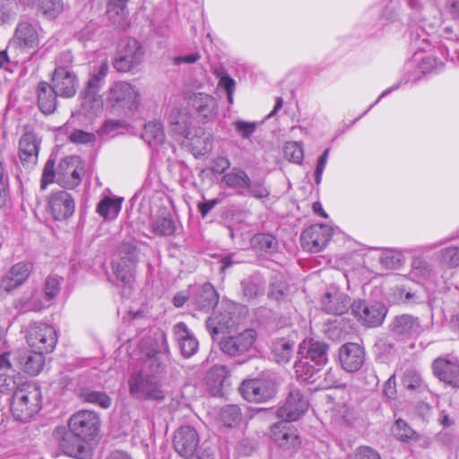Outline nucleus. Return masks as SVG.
Here are the masks:
<instances>
[{
    "instance_id": "nucleus-51",
    "label": "nucleus",
    "mask_w": 459,
    "mask_h": 459,
    "mask_svg": "<svg viewBox=\"0 0 459 459\" xmlns=\"http://www.w3.org/2000/svg\"><path fill=\"white\" fill-rule=\"evenodd\" d=\"M440 262L448 268L459 267V247L450 246L439 251Z\"/></svg>"
},
{
    "instance_id": "nucleus-36",
    "label": "nucleus",
    "mask_w": 459,
    "mask_h": 459,
    "mask_svg": "<svg viewBox=\"0 0 459 459\" xmlns=\"http://www.w3.org/2000/svg\"><path fill=\"white\" fill-rule=\"evenodd\" d=\"M136 264H123L122 262H113L112 268L113 273L116 277L117 285H121L125 288L124 291L130 293V289L134 281V269Z\"/></svg>"
},
{
    "instance_id": "nucleus-64",
    "label": "nucleus",
    "mask_w": 459,
    "mask_h": 459,
    "mask_svg": "<svg viewBox=\"0 0 459 459\" xmlns=\"http://www.w3.org/2000/svg\"><path fill=\"white\" fill-rule=\"evenodd\" d=\"M220 85L222 86L228 96V100L230 104L233 103V92L235 90V81L230 76H222L220 80Z\"/></svg>"
},
{
    "instance_id": "nucleus-26",
    "label": "nucleus",
    "mask_w": 459,
    "mask_h": 459,
    "mask_svg": "<svg viewBox=\"0 0 459 459\" xmlns=\"http://www.w3.org/2000/svg\"><path fill=\"white\" fill-rule=\"evenodd\" d=\"M74 207V198L66 191H58L49 197L48 209L56 221H64L72 216Z\"/></svg>"
},
{
    "instance_id": "nucleus-11",
    "label": "nucleus",
    "mask_w": 459,
    "mask_h": 459,
    "mask_svg": "<svg viewBox=\"0 0 459 459\" xmlns=\"http://www.w3.org/2000/svg\"><path fill=\"white\" fill-rule=\"evenodd\" d=\"M271 439L279 448L289 455L297 453L301 446V437L298 429L286 420L272 425Z\"/></svg>"
},
{
    "instance_id": "nucleus-60",
    "label": "nucleus",
    "mask_w": 459,
    "mask_h": 459,
    "mask_svg": "<svg viewBox=\"0 0 459 459\" xmlns=\"http://www.w3.org/2000/svg\"><path fill=\"white\" fill-rule=\"evenodd\" d=\"M234 126L237 133L245 139L249 138L256 128L255 123L245 122L241 120L236 121L234 123Z\"/></svg>"
},
{
    "instance_id": "nucleus-12",
    "label": "nucleus",
    "mask_w": 459,
    "mask_h": 459,
    "mask_svg": "<svg viewBox=\"0 0 459 459\" xmlns=\"http://www.w3.org/2000/svg\"><path fill=\"white\" fill-rule=\"evenodd\" d=\"M26 340L31 349L48 353L54 350L57 337L56 330L51 325L33 323L28 327Z\"/></svg>"
},
{
    "instance_id": "nucleus-59",
    "label": "nucleus",
    "mask_w": 459,
    "mask_h": 459,
    "mask_svg": "<svg viewBox=\"0 0 459 459\" xmlns=\"http://www.w3.org/2000/svg\"><path fill=\"white\" fill-rule=\"evenodd\" d=\"M147 366L150 369V374H153L157 377V375L162 373L165 369V363L161 357L155 353L153 355H149L147 360Z\"/></svg>"
},
{
    "instance_id": "nucleus-31",
    "label": "nucleus",
    "mask_w": 459,
    "mask_h": 459,
    "mask_svg": "<svg viewBox=\"0 0 459 459\" xmlns=\"http://www.w3.org/2000/svg\"><path fill=\"white\" fill-rule=\"evenodd\" d=\"M31 269L32 265L29 263H18L14 264L2 279V289L6 292H10L18 288L27 280Z\"/></svg>"
},
{
    "instance_id": "nucleus-24",
    "label": "nucleus",
    "mask_w": 459,
    "mask_h": 459,
    "mask_svg": "<svg viewBox=\"0 0 459 459\" xmlns=\"http://www.w3.org/2000/svg\"><path fill=\"white\" fill-rule=\"evenodd\" d=\"M339 359L344 370L347 372H356L364 364L365 352L359 344L347 342L339 349Z\"/></svg>"
},
{
    "instance_id": "nucleus-52",
    "label": "nucleus",
    "mask_w": 459,
    "mask_h": 459,
    "mask_svg": "<svg viewBox=\"0 0 459 459\" xmlns=\"http://www.w3.org/2000/svg\"><path fill=\"white\" fill-rule=\"evenodd\" d=\"M402 384L404 388L411 391H420L425 387L420 375L413 369H408L404 372Z\"/></svg>"
},
{
    "instance_id": "nucleus-7",
    "label": "nucleus",
    "mask_w": 459,
    "mask_h": 459,
    "mask_svg": "<svg viewBox=\"0 0 459 459\" xmlns=\"http://www.w3.org/2000/svg\"><path fill=\"white\" fill-rule=\"evenodd\" d=\"M171 131L189 141L196 149L205 147L207 137L201 128L192 126V117L186 108H173L169 116Z\"/></svg>"
},
{
    "instance_id": "nucleus-53",
    "label": "nucleus",
    "mask_w": 459,
    "mask_h": 459,
    "mask_svg": "<svg viewBox=\"0 0 459 459\" xmlns=\"http://www.w3.org/2000/svg\"><path fill=\"white\" fill-rule=\"evenodd\" d=\"M403 255L394 250H385L379 258L381 264L387 269L400 267L403 264Z\"/></svg>"
},
{
    "instance_id": "nucleus-49",
    "label": "nucleus",
    "mask_w": 459,
    "mask_h": 459,
    "mask_svg": "<svg viewBox=\"0 0 459 459\" xmlns=\"http://www.w3.org/2000/svg\"><path fill=\"white\" fill-rule=\"evenodd\" d=\"M392 432H393L394 436L401 441H406V442L414 441V440H418L420 437V436L417 434V432L415 430H413L407 424V422L402 419H398L395 421V423L392 429Z\"/></svg>"
},
{
    "instance_id": "nucleus-32",
    "label": "nucleus",
    "mask_w": 459,
    "mask_h": 459,
    "mask_svg": "<svg viewBox=\"0 0 459 459\" xmlns=\"http://www.w3.org/2000/svg\"><path fill=\"white\" fill-rule=\"evenodd\" d=\"M322 308L328 314L342 315L351 309L350 297L340 291L326 292L322 298Z\"/></svg>"
},
{
    "instance_id": "nucleus-37",
    "label": "nucleus",
    "mask_w": 459,
    "mask_h": 459,
    "mask_svg": "<svg viewBox=\"0 0 459 459\" xmlns=\"http://www.w3.org/2000/svg\"><path fill=\"white\" fill-rule=\"evenodd\" d=\"M240 286L245 299L253 300L264 295L265 281L259 274H253L242 280Z\"/></svg>"
},
{
    "instance_id": "nucleus-42",
    "label": "nucleus",
    "mask_w": 459,
    "mask_h": 459,
    "mask_svg": "<svg viewBox=\"0 0 459 459\" xmlns=\"http://www.w3.org/2000/svg\"><path fill=\"white\" fill-rule=\"evenodd\" d=\"M290 292V286L281 274L276 273L270 280L268 298L275 301L284 300Z\"/></svg>"
},
{
    "instance_id": "nucleus-39",
    "label": "nucleus",
    "mask_w": 459,
    "mask_h": 459,
    "mask_svg": "<svg viewBox=\"0 0 459 459\" xmlns=\"http://www.w3.org/2000/svg\"><path fill=\"white\" fill-rule=\"evenodd\" d=\"M251 247L260 254H273L278 249V241L268 233H257L251 238Z\"/></svg>"
},
{
    "instance_id": "nucleus-33",
    "label": "nucleus",
    "mask_w": 459,
    "mask_h": 459,
    "mask_svg": "<svg viewBox=\"0 0 459 459\" xmlns=\"http://www.w3.org/2000/svg\"><path fill=\"white\" fill-rule=\"evenodd\" d=\"M188 106L205 119H212L216 115L217 101L206 93L197 92L191 95L188 99Z\"/></svg>"
},
{
    "instance_id": "nucleus-63",
    "label": "nucleus",
    "mask_w": 459,
    "mask_h": 459,
    "mask_svg": "<svg viewBox=\"0 0 459 459\" xmlns=\"http://www.w3.org/2000/svg\"><path fill=\"white\" fill-rule=\"evenodd\" d=\"M69 139L74 143H90L95 141V135L92 133H87L82 130H74Z\"/></svg>"
},
{
    "instance_id": "nucleus-20",
    "label": "nucleus",
    "mask_w": 459,
    "mask_h": 459,
    "mask_svg": "<svg viewBox=\"0 0 459 459\" xmlns=\"http://www.w3.org/2000/svg\"><path fill=\"white\" fill-rule=\"evenodd\" d=\"M255 339V331L254 329H246L238 335L223 337L220 342V346L224 353L237 357L248 351Z\"/></svg>"
},
{
    "instance_id": "nucleus-3",
    "label": "nucleus",
    "mask_w": 459,
    "mask_h": 459,
    "mask_svg": "<svg viewBox=\"0 0 459 459\" xmlns=\"http://www.w3.org/2000/svg\"><path fill=\"white\" fill-rule=\"evenodd\" d=\"M82 169L83 167L78 156L65 157L59 162L56 169H55V160L48 159L43 169L41 188L56 181L65 188L73 189L80 185Z\"/></svg>"
},
{
    "instance_id": "nucleus-2",
    "label": "nucleus",
    "mask_w": 459,
    "mask_h": 459,
    "mask_svg": "<svg viewBox=\"0 0 459 459\" xmlns=\"http://www.w3.org/2000/svg\"><path fill=\"white\" fill-rule=\"evenodd\" d=\"M329 345L325 342L306 339L299 345L294 368L297 377L307 381L328 362Z\"/></svg>"
},
{
    "instance_id": "nucleus-62",
    "label": "nucleus",
    "mask_w": 459,
    "mask_h": 459,
    "mask_svg": "<svg viewBox=\"0 0 459 459\" xmlns=\"http://www.w3.org/2000/svg\"><path fill=\"white\" fill-rule=\"evenodd\" d=\"M352 459H381L378 452L370 446H359L354 452Z\"/></svg>"
},
{
    "instance_id": "nucleus-6",
    "label": "nucleus",
    "mask_w": 459,
    "mask_h": 459,
    "mask_svg": "<svg viewBox=\"0 0 459 459\" xmlns=\"http://www.w3.org/2000/svg\"><path fill=\"white\" fill-rule=\"evenodd\" d=\"M221 182L228 187L236 190L238 194L257 200L267 199L271 195V190L265 185L264 178L252 180L247 173L240 168L235 167L230 172L225 173Z\"/></svg>"
},
{
    "instance_id": "nucleus-13",
    "label": "nucleus",
    "mask_w": 459,
    "mask_h": 459,
    "mask_svg": "<svg viewBox=\"0 0 459 459\" xmlns=\"http://www.w3.org/2000/svg\"><path fill=\"white\" fill-rule=\"evenodd\" d=\"M239 392L248 402L263 403L276 394L277 385L273 378L249 379L242 382Z\"/></svg>"
},
{
    "instance_id": "nucleus-19",
    "label": "nucleus",
    "mask_w": 459,
    "mask_h": 459,
    "mask_svg": "<svg viewBox=\"0 0 459 459\" xmlns=\"http://www.w3.org/2000/svg\"><path fill=\"white\" fill-rule=\"evenodd\" d=\"M50 87L62 98L74 97L77 91L78 79L67 67L58 65L52 73Z\"/></svg>"
},
{
    "instance_id": "nucleus-40",
    "label": "nucleus",
    "mask_w": 459,
    "mask_h": 459,
    "mask_svg": "<svg viewBox=\"0 0 459 459\" xmlns=\"http://www.w3.org/2000/svg\"><path fill=\"white\" fill-rule=\"evenodd\" d=\"M142 138L151 146L162 144L165 141L162 124L159 121H151L145 124Z\"/></svg>"
},
{
    "instance_id": "nucleus-54",
    "label": "nucleus",
    "mask_w": 459,
    "mask_h": 459,
    "mask_svg": "<svg viewBox=\"0 0 459 459\" xmlns=\"http://www.w3.org/2000/svg\"><path fill=\"white\" fill-rule=\"evenodd\" d=\"M284 157L295 163H300L304 158V152L301 144L297 142H289L285 144Z\"/></svg>"
},
{
    "instance_id": "nucleus-23",
    "label": "nucleus",
    "mask_w": 459,
    "mask_h": 459,
    "mask_svg": "<svg viewBox=\"0 0 459 459\" xmlns=\"http://www.w3.org/2000/svg\"><path fill=\"white\" fill-rule=\"evenodd\" d=\"M40 141L30 131L24 133L19 141V157L22 166L32 169L38 162Z\"/></svg>"
},
{
    "instance_id": "nucleus-38",
    "label": "nucleus",
    "mask_w": 459,
    "mask_h": 459,
    "mask_svg": "<svg viewBox=\"0 0 459 459\" xmlns=\"http://www.w3.org/2000/svg\"><path fill=\"white\" fill-rule=\"evenodd\" d=\"M294 342L285 338L277 339L272 343L273 359L279 364L288 363L293 355Z\"/></svg>"
},
{
    "instance_id": "nucleus-34",
    "label": "nucleus",
    "mask_w": 459,
    "mask_h": 459,
    "mask_svg": "<svg viewBox=\"0 0 459 459\" xmlns=\"http://www.w3.org/2000/svg\"><path fill=\"white\" fill-rule=\"evenodd\" d=\"M205 385L212 396H222L225 386L228 385V377L225 367L214 366L206 374Z\"/></svg>"
},
{
    "instance_id": "nucleus-4",
    "label": "nucleus",
    "mask_w": 459,
    "mask_h": 459,
    "mask_svg": "<svg viewBox=\"0 0 459 459\" xmlns=\"http://www.w3.org/2000/svg\"><path fill=\"white\" fill-rule=\"evenodd\" d=\"M127 383L129 394L136 400L162 403L167 396L158 377L144 370L133 371Z\"/></svg>"
},
{
    "instance_id": "nucleus-45",
    "label": "nucleus",
    "mask_w": 459,
    "mask_h": 459,
    "mask_svg": "<svg viewBox=\"0 0 459 459\" xmlns=\"http://www.w3.org/2000/svg\"><path fill=\"white\" fill-rule=\"evenodd\" d=\"M121 210V200L106 196L97 205L96 212L105 220H112Z\"/></svg>"
},
{
    "instance_id": "nucleus-58",
    "label": "nucleus",
    "mask_w": 459,
    "mask_h": 459,
    "mask_svg": "<svg viewBox=\"0 0 459 459\" xmlns=\"http://www.w3.org/2000/svg\"><path fill=\"white\" fill-rule=\"evenodd\" d=\"M43 307V304L39 300H35L33 297L29 299H21L15 303V307L20 309L22 312L39 311Z\"/></svg>"
},
{
    "instance_id": "nucleus-57",
    "label": "nucleus",
    "mask_w": 459,
    "mask_h": 459,
    "mask_svg": "<svg viewBox=\"0 0 459 459\" xmlns=\"http://www.w3.org/2000/svg\"><path fill=\"white\" fill-rule=\"evenodd\" d=\"M411 273L421 278H429L431 275L432 268L430 264L421 258H416L412 261Z\"/></svg>"
},
{
    "instance_id": "nucleus-41",
    "label": "nucleus",
    "mask_w": 459,
    "mask_h": 459,
    "mask_svg": "<svg viewBox=\"0 0 459 459\" xmlns=\"http://www.w3.org/2000/svg\"><path fill=\"white\" fill-rule=\"evenodd\" d=\"M138 254L139 250L134 240L124 241L117 247L113 262L137 264Z\"/></svg>"
},
{
    "instance_id": "nucleus-10",
    "label": "nucleus",
    "mask_w": 459,
    "mask_h": 459,
    "mask_svg": "<svg viewBox=\"0 0 459 459\" xmlns=\"http://www.w3.org/2000/svg\"><path fill=\"white\" fill-rule=\"evenodd\" d=\"M143 57L141 44L134 39H122L113 61L114 68L119 73H128L138 66Z\"/></svg>"
},
{
    "instance_id": "nucleus-30",
    "label": "nucleus",
    "mask_w": 459,
    "mask_h": 459,
    "mask_svg": "<svg viewBox=\"0 0 459 459\" xmlns=\"http://www.w3.org/2000/svg\"><path fill=\"white\" fill-rule=\"evenodd\" d=\"M55 436L56 438L61 436L59 446L64 454L75 458H80L83 455L85 450L83 442L85 441L70 429L65 431V429H57L55 431Z\"/></svg>"
},
{
    "instance_id": "nucleus-15",
    "label": "nucleus",
    "mask_w": 459,
    "mask_h": 459,
    "mask_svg": "<svg viewBox=\"0 0 459 459\" xmlns=\"http://www.w3.org/2000/svg\"><path fill=\"white\" fill-rule=\"evenodd\" d=\"M308 405V399L302 390L290 385L284 404L277 410V417L286 421L297 420L306 413Z\"/></svg>"
},
{
    "instance_id": "nucleus-48",
    "label": "nucleus",
    "mask_w": 459,
    "mask_h": 459,
    "mask_svg": "<svg viewBox=\"0 0 459 459\" xmlns=\"http://www.w3.org/2000/svg\"><path fill=\"white\" fill-rule=\"evenodd\" d=\"M220 419L224 426L236 427L242 420L241 409L236 404L225 405L221 410Z\"/></svg>"
},
{
    "instance_id": "nucleus-61",
    "label": "nucleus",
    "mask_w": 459,
    "mask_h": 459,
    "mask_svg": "<svg viewBox=\"0 0 459 459\" xmlns=\"http://www.w3.org/2000/svg\"><path fill=\"white\" fill-rule=\"evenodd\" d=\"M99 30L100 26L91 21L78 32V39L82 41L91 40L95 37Z\"/></svg>"
},
{
    "instance_id": "nucleus-47",
    "label": "nucleus",
    "mask_w": 459,
    "mask_h": 459,
    "mask_svg": "<svg viewBox=\"0 0 459 459\" xmlns=\"http://www.w3.org/2000/svg\"><path fill=\"white\" fill-rule=\"evenodd\" d=\"M151 230L157 236H171L176 230V225L170 214L168 213L152 221Z\"/></svg>"
},
{
    "instance_id": "nucleus-5",
    "label": "nucleus",
    "mask_w": 459,
    "mask_h": 459,
    "mask_svg": "<svg viewBox=\"0 0 459 459\" xmlns=\"http://www.w3.org/2000/svg\"><path fill=\"white\" fill-rule=\"evenodd\" d=\"M108 65L103 62L96 73H93L84 89L80 93L81 104L79 112L89 118L97 117L102 112L103 100L99 91L102 82L108 74Z\"/></svg>"
},
{
    "instance_id": "nucleus-35",
    "label": "nucleus",
    "mask_w": 459,
    "mask_h": 459,
    "mask_svg": "<svg viewBox=\"0 0 459 459\" xmlns=\"http://www.w3.org/2000/svg\"><path fill=\"white\" fill-rule=\"evenodd\" d=\"M37 95L40 111L46 115L52 114L56 108V97H59L54 89L47 82H41L38 84Z\"/></svg>"
},
{
    "instance_id": "nucleus-1",
    "label": "nucleus",
    "mask_w": 459,
    "mask_h": 459,
    "mask_svg": "<svg viewBox=\"0 0 459 459\" xmlns=\"http://www.w3.org/2000/svg\"><path fill=\"white\" fill-rule=\"evenodd\" d=\"M10 353L0 355V392L13 391L11 410L13 417L22 422L30 420L41 409V392L35 384L17 382L18 372L12 365Z\"/></svg>"
},
{
    "instance_id": "nucleus-28",
    "label": "nucleus",
    "mask_w": 459,
    "mask_h": 459,
    "mask_svg": "<svg viewBox=\"0 0 459 459\" xmlns=\"http://www.w3.org/2000/svg\"><path fill=\"white\" fill-rule=\"evenodd\" d=\"M189 300L196 309L208 312L217 305L219 296L214 287L207 282L195 288L191 292Z\"/></svg>"
},
{
    "instance_id": "nucleus-25",
    "label": "nucleus",
    "mask_w": 459,
    "mask_h": 459,
    "mask_svg": "<svg viewBox=\"0 0 459 459\" xmlns=\"http://www.w3.org/2000/svg\"><path fill=\"white\" fill-rule=\"evenodd\" d=\"M39 45V36L37 28L29 22H20L15 29L14 37L9 43L8 49L16 47L34 49Z\"/></svg>"
},
{
    "instance_id": "nucleus-8",
    "label": "nucleus",
    "mask_w": 459,
    "mask_h": 459,
    "mask_svg": "<svg viewBox=\"0 0 459 459\" xmlns=\"http://www.w3.org/2000/svg\"><path fill=\"white\" fill-rule=\"evenodd\" d=\"M140 102L138 89L125 81L114 82L106 92V103L114 109L132 112L138 108Z\"/></svg>"
},
{
    "instance_id": "nucleus-44",
    "label": "nucleus",
    "mask_w": 459,
    "mask_h": 459,
    "mask_svg": "<svg viewBox=\"0 0 459 459\" xmlns=\"http://www.w3.org/2000/svg\"><path fill=\"white\" fill-rule=\"evenodd\" d=\"M126 0H109L108 3L107 14L108 19L118 28H125L126 26Z\"/></svg>"
},
{
    "instance_id": "nucleus-14",
    "label": "nucleus",
    "mask_w": 459,
    "mask_h": 459,
    "mask_svg": "<svg viewBox=\"0 0 459 459\" xmlns=\"http://www.w3.org/2000/svg\"><path fill=\"white\" fill-rule=\"evenodd\" d=\"M100 417L92 411H80L74 413L68 421V428L82 440H92L99 433Z\"/></svg>"
},
{
    "instance_id": "nucleus-17",
    "label": "nucleus",
    "mask_w": 459,
    "mask_h": 459,
    "mask_svg": "<svg viewBox=\"0 0 459 459\" xmlns=\"http://www.w3.org/2000/svg\"><path fill=\"white\" fill-rule=\"evenodd\" d=\"M333 235V230L326 224H315L303 230L300 236L303 249L317 253L325 247Z\"/></svg>"
},
{
    "instance_id": "nucleus-22",
    "label": "nucleus",
    "mask_w": 459,
    "mask_h": 459,
    "mask_svg": "<svg viewBox=\"0 0 459 459\" xmlns=\"http://www.w3.org/2000/svg\"><path fill=\"white\" fill-rule=\"evenodd\" d=\"M199 445V435L191 426H183L174 434L173 446L176 452L184 457L195 455Z\"/></svg>"
},
{
    "instance_id": "nucleus-55",
    "label": "nucleus",
    "mask_w": 459,
    "mask_h": 459,
    "mask_svg": "<svg viewBox=\"0 0 459 459\" xmlns=\"http://www.w3.org/2000/svg\"><path fill=\"white\" fill-rule=\"evenodd\" d=\"M62 278L55 275L48 276L46 280L44 295L46 299L51 300L55 299L60 291V283Z\"/></svg>"
},
{
    "instance_id": "nucleus-29",
    "label": "nucleus",
    "mask_w": 459,
    "mask_h": 459,
    "mask_svg": "<svg viewBox=\"0 0 459 459\" xmlns=\"http://www.w3.org/2000/svg\"><path fill=\"white\" fill-rule=\"evenodd\" d=\"M173 333L184 357L189 358L197 351L198 341L185 323H177L173 327Z\"/></svg>"
},
{
    "instance_id": "nucleus-43",
    "label": "nucleus",
    "mask_w": 459,
    "mask_h": 459,
    "mask_svg": "<svg viewBox=\"0 0 459 459\" xmlns=\"http://www.w3.org/2000/svg\"><path fill=\"white\" fill-rule=\"evenodd\" d=\"M79 397L82 402L93 403L103 409H108L111 405V398L106 393L87 387L79 390Z\"/></svg>"
},
{
    "instance_id": "nucleus-56",
    "label": "nucleus",
    "mask_w": 459,
    "mask_h": 459,
    "mask_svg": "<svg viewBox=\"0 0 459 459\" xmlns=\"http://www.w3.org/2000/svg\"><path fill=\"white\" fill-rule=\"evenodd\" d=\"M15 14V4L13 1L0 0V25L13 21Z\"/></svg>"
},
{
    "instance_id": "nucleus-46",
    "label": "nucleus",
    "mask_w": 459,
    "mask_h": 459,
    "mask_svg": "<svg viewBox=\"0 0 459 459\" xmlns=\"http://www.w3.org/2000/svg\"><path fill=\"white\" fill-rule=\"evenodd\" d=\"M388 300L394 304L415 303L418 297L414 291L405 286H394L387 294Z\"/></svg>"
},
{
    "instance_id": "nucleus-9",
    "label": "nucleus",
    "mask_w": 459,
    "mask_h": 459,
    "mask_svg": "<svg viewBox=\"0 0 459 459\" xmlns=\"http://www.w3.org/2000/svg\"><path fill=\"white\" fill-rule=\"evenodd\" d=\"M387 312L386 306L377 300L358 299L351 304V314L365 327L382 325Z\"/></svg>"
},
{
    "instance_id": "nucleus-16",
    "label": "nucleus",
    "mask_w": 459,
    "mask_h": 459,
    "mask_svg": "<svg viewBox=\"0 0 459 459\" xmlns=\"http://www.w3.org/2000/svg\"><path fill=\"white\" fill-rule=\"evenodd\" d=\"M388 332L395 340L406 342L419 336L422 332V326L418 316L411 314H401L391 319Z\"/></svg>"
},
{
    "instance_id": "nucleus-18",
    "label": "nucleus",
    "mask_w": 459,
    "mask_h": 459,
    "mask_svg": "<svg viewBox=\"0 0 459 459\" xmlns=\"http://www.w3.org/2000/svg\"><path fill=\"white\" fill-rule=\"evenodd\" d=\"M240 323V316L236 313V307L228 306L220 313H213L206 320V328L213 340L220 333L230 332Z\"/></svg>"
},
{
    "instance_id": "nucleus-50",
    "label": "nucleus",
    "mask_w": 459,
    "mask_h": 459,
    "mask_svg": "<svg viewBox=\"0 0 459 459\" xmlns=\"http://www.w3.org/2000/svg\"><path fill=\"white\" fill-rule=\"evenodd\" d=\"M39 9L50 19L57 17L64 10L62 0H39Z\"/></svg>"
},
{
    "instance_id": "nucleus-21",
    "label": "nucleus",
    "mask_w": 459,
    "mask_h": 459,
    "mask_svg": "<svg viewBox=\"0 0 459 459\" xmlns=\"http://www.w3.org/2000/svg\"><path fill=\"white\" fill-rule=\"evenodd\" d=\"M10 361L14 368L21 365L22 369L31 376L38 375L43 368L45 363L44 353L39 351H17L9 352ZM17 370V368H15Z\"/></svg>"
},
{
    "instance_id": "nucleus-27",
    "label": "nucleus",
    "mask_w": 459,
    "mask_h": 459,
    "mask_svg": "<svg viewBox=\"0 0 459 459\" xmlns=\"http://www.w3.org/2000/svg\"><path fill=\"white\" fill-rule=\"evenodd\" d=\"M434 375L440 380L453 387L459 388V361L437 358L432 363Z\"/></svg>"
}]
</instances>
